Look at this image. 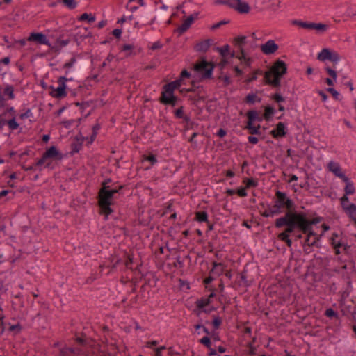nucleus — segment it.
Segmentation results:
<instances>
[{
	"label": "nucleus",
	"instance_id": "obj_38",
	"mask_svg": "<svg viewBox=\"0 0 356 356\" xmlns=\"http://www.w3.org/2000/svg\"><path fill=\"white\" fill-rule=\"evenodd\" d=\"M88 339L87 338L86 335L83 334L81 337H76L75 338L76 343L82 346L88 345Z\"/></svg>",
	"mask_w": 356,
	"mask_h": 356
},
{
	"label": "nucleus",
	"instance_id": "obj_34",
	"mask_svg": "<svg viewBox=\"0 0 356 356\" xmlns=\"http://www.w3.org/2000/svg\"><path fill=\"white\" fill-rule=\"evenodd\" d=\"M246 128L251 134H259L260 133V125H255L254 122H247Z\"/></svg>",
	"mask_w": 356,
	"mask_h": 356
},
{
	"label": "nucleus",
	"instance_id": "obj_7",
	"mask_svg": "<svg viewBox=\"0 0 356 356\" xmlns=\"http://www.w3.org/2000/svg\"><path fill=\"white\" fill-rule=\"evenodd\" d=\"M213 69L214 66L211 63L202 60L195 65L193 76L200 80L210 79L213 75Z\"/></svg>",
	"mask_w": 356,
	"mask_h": 356
},
{
	"label": "nucleus",
	"instance_id": "obj_13",
	"mask_svg": "<svg viewBox=\"0 0 356 356\" xmlns=\"http://www.w3.org/2000/svg\"><path fill=\"white\" fill-rule=\"evenodd\" d=\"M44 157L47 159H53L55 161H61L64 156L63 153L57 148L56 145H51L45 149L43 153Z\"/></svg>",
	"mask_w": 356,
	"mask_h": 356
},
{
	"label": "nucleus",
	"instance_id": "obj_37",
	"mask_svg": "<svg viewBox=\"0 0 356 356\" xmlns=\"http://www.w3.org/2000/svg\"><path fill=\"white\" fill-rule=\"evenodd\" d=\"M329 26L322 23H316L315 31L318 34H323L327 31Z\"/></svg>",
	"mask_w": 356,
	"mask_h": 356
},
{
	"label": "nucleus",
	"instance_id": "obj_16",
	"mask_svg": "<svg viewBox=\"0 0 356 356\" xmlns=\"http://www.w3.org/2000/svg\"><path fill=\"white\" fill-rule=\"evenodd\" d=\"M230 3V8L240 13H248L250 11V6L246 1L243 0H231Z\"/></svg>",
	"mask_w": 356,
	"mask_h": 356
},
{
	"label": "nucleus",
	"instance_id": "obj_24",
	"mask_svg": "<svg viewBox=\"0 0 356 356\" xmlns=\"http://www.w3.org/2000/svg\"><path fill=\"white\" fill-rule=\"evenodd\" d=\"M216 50L220 53V54L223 58H227L229 56V58H233L234 56V52L230 51V47L228 44L224 45L222 47H216Z\"/></svg>",
	"mask_w": 356,
	"mask_h": 356
},
{
	"label": "nucleus",
	"instance_id": "obj_23",
	"mask_svg": "<svg viewBox=\"0 0 356 356\" xmlns=\"http://www.w3.org/2000/svg\"><path fill=\"white\" fill-rule=\"evenodd\" d=\"M213 40L211 39H207L203 41L200 42L195 45V49L200 52H205L207 51L211 44H212Z\"/></svg>",
	"mask_w": 356,
	"mask_h": 356
},
{
	"label": "nucleus",
	"instance_id": "obj_60",
	"mask_svg": "<svg viewBox=\"0 0 356 356\" xmlns=\"http://www.w3.org/2000/svg\"><path fill=\"white\" fill-rule=\"evenodd\" d=\"M122 31L121 29H115L111 31V34L116 39H120L121 38Z\"/></svg>",
	"mask_w": 356,
	"mask_h": 356
},
{
	"label": "nucleus",
	"instance_id": "obj_51",
	"mask_svg": "<svg viewBox=\"0 0 356 356\" xmlns=\"http://www.w3.org/2000/svg\"><path fill=\"white\" fill-rule=\"evenodd\" d=\"M76 61V57H75V56H74L73 57H72L70 58V60L68 62L65 63L63 65L62 68L63 69H70L73 67V65H74Z\"/></svg>",
	"mask_w": 356,
	"mask_h": 356
},
{
	"label": "nucleus",
	"instance_id": "obj_31",
	"mask_svg": "<svg viewBox=\"0 0 356 356\" xmlns=\"http://www.w3.org/2000/svg\"><path fill=\"white\" fill-rule=\"evenodd\" d=\"M248 116V122H254L255 121L258 120L259 122L262 121V118H260L259 116L258 112L255 110H252L248 112L247 113Z\"/></svg>",
	"mask_w": 356,
	"mask_h": 356
},
{
	"label": "nucleus",
	"instance_id": "obj_27",
	"mask_svg": "<svg viewBox=\"0 0 356 356\" xmlns=\"http://www.w3.org/2000/svg\"><path fill=\"white\" fill-rule=\"evenodd\" d=\"M14 91L15 89L13 86L8 84L5 86L3 89V97L6 96L8 99H14L15 97Z\"/></svg>",
	"mask_w": 356,
	"mask_h": 356
},
{
	"label": "nucleus",
	"instance_id": "obj_40",
	"mask_svg": "<svg viewBox=\"0 0 356 356\" xmlns=\"http://www.w3.org/2000/svg\"><path fill=\"white\" fill-rule=\"evenodd\" d=\"M74 350L70 347H63L59 350L58 356H72V353Z\"/></svg>",
	"mask_w": 356,
	"mask_h": 356
},
{
	"label": "nucleus",
	"instance_id": "obj_47",
	"mask_svg": "<svg viewBox=\"0 0 356 356\" xmlns=\"http://www.w3.org/2000/svg\"><path fill=\"white\" fill-rule=\"evenodd\" d=\"M70 41L71 38L70 37L67 39H61L60 38H58L56 41V44H59L60 47H64L67 46Z\"/></svg>",
	"mask_w": 356,
	"mask_h": 356
},
{
	"label": "nucleus",
	"instance_id": "obj_6",
	"mask_svg": "<svg viewBox=\"0 0 356 356\" xmlns=\"http://www.w3.org/2000/svg\"><path fill=\"white\" fill-rule=\"evenodd\" d=\"M166 247L170 254L167 256L164 263V272L166 276L173 281L177 274L178 249L177 248L170 249L168 244Z\"/></svg>",
	"mask_w": 356,
	"mask_h": 356
},
{
	"label": "nucleus",
	"instance_id": "obj_5",
	"mask_svg": "<svg viewBox=\"0 0 356 356\" xmlns=\"http://www.w3.org/2000/svg\"><path fill=\"white\" fill-rule=\"evenodd\" d=\"M286 70L284 62L282 60L275 62L270 70L265 73L266 82L274 86H280L281 78L286 72Z\"/></svg>",
	"mask_w": 356,
	"mask_h": 356
},
{
	"label": "nucleus",
	"instance_id": "obj_59",
	"mask_svg": "<svg viewBox=\"0 0 356 356\" xmlns=\"http://www.w3.org/2000/svg\"><path fill=\"white\" fill-rule=\"evenodd\" d=\"M325 314L330 318L337 317V313L332 308L327 309Z\"/></svg>",
	"mask_w": 356,
	"mask_h": 356
},
{
	"label": "nucleus",
	"instance_id": "obj_9",
	"mask_svg": "<svg viewBox=\"0 0 356 356\" xmlns=\"http://www.w3.org/2000/svg\"><path fill=\"white\" fill-rule=\"evenodd\" d=\"M277 199L275 200L274 207L279 209L282 212V208L286 207L289 211H291L294 206L293 201L288 197L284 193L280 191L276 192Z\"/></svg>",
	"mask_w": 356,
	"mask_h": 356
},
{
	"label": "nucleus",
	"instance_id": "obj_48",
	"mask_svg": "<svg viewBox=\"0 0 356 356\" xmlns=\"http://www.w3.org/2000/svg\"><path fill=\"white\" fill-rule=\"evenodd\" d=\"M22 330V327L19 323H17L15 325H10L8 328L9 332H15L16 334L19 333Z\"/></svg>",
	"mask_w": 356,
	"mask_h": 356
},
{
	"label": "nucleus",
	"instance_id": "obj_35",
	"mask_svg": "<svg viewBox=\"0 0 356 356\" xmlns=\"http://www.w3.org/2000/svg\"><path fill=\"white\" fill-rule=\"evenodd\" d=\"M58 3H63L70 10H73L77 6V1L76 0H58Z\"/></svg>",
	"mask_w": 356,
	"mask_h": 356
},
{
	"label": "nucleus",
	"instance_id": "obj_63",
	"mask_svg": "<svg viewBox=\"0 0 356 356\" xmlns=\"http://www.w3.org/2000/svg\"><path fill=\"white\" fill-rule=\"evenodd\" d=\"M326 72L331 76L330 78H337V72L334 70L331 69L329 67H325Z\"/></svg>",
	"mask_w": 356,
	"mask_h": 356
},
{
	"label": "nucleus",
	"instance_id": "obj_21",
	"mask_svg": "<svg viewBox=\"0 0 356 356\" xmlns=\"http://www.w3.org/2000/svg\"><path fill=\"white\" fill-rule=\"evenodd\" d=\"M341 180L346 183V186L344 188L345 195L343 196L348 197V195H353L355 191L353 181H351L348 177Z\"/></svg>",
	"mask_w": 356,
	"mask_h": 356
},
{
	"label": "nucleus",
	"instance_id": "obj_17",
	"mask_svg": "<svg viewBox=\"0 0 356 356\" xmlns=\"http://www.w3.org/2000/svg\"><path fill=\"white\" fill-rule=\"evenodd\" d=\"M278 49V45L273 40H269L261 45V50L264 54H274Z\"/></svg>",
	"mask_w": 356,
	"mask_h": 356
},
{
	"label": "nucleus",
	"instance_id": "obj_61",
	"mask_svg": "<svg viewBox=\"0 0 356 356\" xmlns=\"http://www.w3.org/2000/svg\"><path fill=\"white\" fill-rule=\"evenodd\" d=\"M327 90L332 95L334 99H338L339 98V93L333 87H329Z\"/></svg>",
	"mask_w": 356,
	"mask_h": 356
},
{
	"label": "nucleus",
	"instance_id": "obj_26",
	"mask_svg": "<svg viewBox=\"0 0 356 356\" xmlns=\"http://www.w3.org/2000/svg\"><path fill=\"white\" fill-rule=\"evenodd\" d=\"M134 49V44H123L120 47V51L126 52L125 56L126 57H129V56H131L132 55L135 56V55L137 54V53L136 51H133Z\"/></svg>",
	"mask_w": 356,
	"mask_h": 356
},
{
	"label": "nucleus",
	"instance_id": "obj_53",
	"mask_svg": "<svg viewBox=\"0 0 356 356\" xmlns=\"http://www.w3.org/2000/svg\"><path fill=\"white\" fill-rule=\"evenodd\" d=\"M71 348L74 350L72 353V356H88V355L85 354L83 350L81 349L80 348Z\"/></svg>",
	"mask_w": 356,
	"mask_h": 356
},
{
	"label": "nucleus",
	"instance_id": "obj_19",
	"mask_svg": "<svg viewBox=\"0 0 356 356\" xmlns=\"http://www.w3.org/2000/svg\"><path fill=\"white\" fill-rule=\"evenodd\" d=\"M286 133L287 127L283 122H279L276 128L270 131V134L276 138L284 136Z\"/></svg>",
	"mask_w": 356,
	"mask_h": 356
},
{
	"label": "nucleus",
	"instance_id": "obj_58",
	"mask_svg": "<svg viewBox=\"0 0 356 356\" xmlns=\"http://www.w3.org/2000/svg\"><path fill=\"white\" fill-rule=\"evenodd\" d=\"M246 188L245 187H239L236 191V193L240 197H246L248 195V193L246 192Z\"/></svg>",
	"mask_w": 356,
	"mask_h": 356
},
{
	"label": "nucleus",
	"instance_id": "obj_39",
	"mask_svg": "<svg viewBox=\"0 0 356 356\" xmlns=\"http://www.w3.org/2000/svg\"><path fill=\"white\" fill-rule=\"evenodd\" d=\"M337 234H334L332 237L331 238V243L334 247L335 252L337 254L339 253V248L342 245V244L337 241L334 237H337Z\"/></svg>",
	"mask_w": 356,
	"mask_h": 356
},
{
	"label": "nucleus",
	"instance_id": "obj_49",
	"mask_svg": "<svg viewBox=\"0 0 356 356\" xmlns=\"http://www.w3.org/2000/svg\"><path fill=\"white\" fill-rule=\"evenodd\" d=\"M90 80H94V81H95L97 83V82H99V79H98V74H94V75H92V76H88V77L85 79V81H84V82H83V86H82V85H80V86L78 87V88H79V89H81V88H83L84 86H86V84H87V83H88Z\"/></svg>",
	"mask_w": 356,
	"mask_h": 356
},
{
	"label": "nucleus",
	"instance_id": "obj_54",
	"mask_svg": "<svg viewBox=\"0 0 356 356\" xmlns=\"http://www.w3.org/2000/svg\"><path fill=\"white\" fill-rule=\"evenodd\" d=\"M14 298H15V299H17V300H19V301H18V302H17V304L19 305V307H23L24 306V300H23V298H22V294H21L20 293H17V294L15 295V296H14ZM15 305H17V303H16V302H13H13H12V305H15Z\"/></svg>",
	"mask_w": 356,
	"mask_h": 356
},
{
	"label": "nucleus",
	"instance_id": "obj_57",
	"mask_svg": "<svg viewBox=\"0 0 356 356\" xmlns=\"http://www.w3.org/2000/svg\"><path fill=\"white\" fill-rule=\"evenodd\" d=\"M126 255L127 256V259L126 260L124 264L127 268L131 269V265L134 262V255L133 254H126Z\"/></svg>",
	"mask_w": 356,
	"mask_h": 356
},
{
	"label": "nucleus",
	"instance_id": "obj_10",
	"mask_svg": "<svg viewBox=\"0 0 356 356\" xmlns=\"http://www.w3.org/2000/svg\"><path fill=\"white\" fill-rule=\"evenodd\" d=\"M340 202L343 211L356 223V204L350 202L346 196L341 197Z\"/></svg>",
	"mask_w": 356,
	"mask_h": 356
},
{
	"label": "nucleus",
	"instance_id": "obj_50",
	"mask_svg": "<svg viewBox=\"0 0 356 356\" xmlns=\"http://www.w3.org/2000/svg\"><path fill=\"white\" fill-rule=\"evenodd\" d=\"M6 254V252H4V254ZM0 259H1V262L8 261L11 263H14L17 260V257H14L10 255H9L8 257H6V255H3V254H0Z\"/></svg>",
	"mask_w": 356,
	"mask_h": 356
},
{
	"label": "nucleus",
	"instance_id": "obj_33",
	"mask_svg": "<svg viewBox=\"0 0 356 356\" xmlns=\"http://www.w3.org/2000/svg\"><path fill=\"white\" fill-rule=\"evenodd\" d=\"M275 113V109L272 106H268L265 108L264 118L267 121L270 120Z\"/></svg>",
	"mask_w": 356,
	"mask_h": 356
},
{
	"label": "nucleus",
	"instance_id": "obj_12",
	"mask_svg": "<svg viewBox=\"0 0 356 356\" xmlns=\"http://www.w3.org/2000/svg\"><path fill=\"white\" fill-rule=\"evenodd\" d=\"M246 39L245 36H239L235 39V42L241 49V54L238 56L241 63L246 66H250L252 58L246 54L242 47L245 43Z\"/></svg>",
	"mask_w": 356,
	"mask_h": 356
},
{
	"label": "nucleus",
	"instance_id": "obj_4",
	"mask_svg": "<svg viewBox=\"0 0 356 356\" xmlns=\"http://www.w3.org/2000/svg\"><path fill=\"white\" fill-rule=\"evenodd\" d=\"M178 90V79L165 84L162 87L159 102L165 106L175 107L178 103V97L175 95V91Z\"/></svg>",
	"mask_w": 356,
	"mask_h": 356
},
{
	"label": "nucleus",
	"instance_id": "obj_55",
	"mask_svg": "<svg viewBox=\"0 0 356 356\" xmlns=\"http://www.w3.org/2000/svg\"><path fill=\"white\" fill-rule=\"evenodd\" d=\"M19 117L21 120L32 118L33 113L30 108H28L24 113H21Z\"/></svg>",
	"mask_w": 356,
	"mask_h": 356
},
{
	"label": "nucleus",
	"instance_id": "obj_45",
	"mask_svg": "<svg viewBox=\"0 0 356 356\" xmlns=\"http://www.w3.org/2000/svg\"><path fill=\"white\" fill-rule=\"evenodd\" d=\"M7 113H9L12 116L11 118H14L15 120H16V111L14 107H8L2 114H0V118H1L2 116H5Z\"/></svg>",
	"mask_w": 356,
	"mask_h": 356
},
{
	"label": "nucleus",
	"instance_id": "obj_1",
	"mask_svg": "<svg viewBox=\"0 0 356 356\" xmlns=\"http://www.w3.org/2000/svg\"><path fill=\"white\" fill-rule=\"evenodd\" d=\"M305 213L288 211L286 214L277 218L275 221V226L277 227H282L286 226L285 232L289 235L292 233L296 228H298L300 231L302 229V220H304Z\"/></svg>",
	"mask_w": 356,
	"mask_h": 356
},
{
	"label": "nucleus",
	"instance_id": "obj_36",
	"mask_svg": "<svg viewBox=\"0 0 356 356\" xmlns=\"http://www.w3.org/2000/svg\"><path fill=\"white\" fill-rule=\"evenodd\" d=\"M67 95V92H63V90L58 86L57 88H55L54 94H51V97L58 99H61L65 97Z\"/></svg>",
	"mask_w": 356,
	"mask_h": 356
},
{
	"label": "nucleus",
	"instance_id": "obj_30",
	"mask_svg": "<svg viewBox=\"0 0 356 356\" xmlns=\"http://www.w3.org/2000/svg\"><path fill=\"white\" fill-rule=\"evenodd\" d=\"M78 20L92 24L95 21V16L92 13H83L78 17Z\"/></svg>",
	"mask_w": 356,
	"mask_h": 356
},
{
	"label": "nucleus",
	"instance_id": "obj_8",
	"mask_svg": "<svg viewBox=\"0 0 356 356\" xmlns=\"http://www.w3.org/2000/svg\"><path fill=\"white\" fill-rule=\"evenodd\" d=\"M109 184H113L112 179L110 177L105 178L100 184V188L97 195V206L100 209L104 201L106 200L107 195H111L112 191L111 188L113 186H110Z\"/></svg>",
	"mask_w": 356,
	"mask_h": 356
},
{
	"label": "nucleus",
	"instance_id": "obj_11",
	"mask_svg": "<svg viewBox=\"0 0 356 356\" xmlns=\"http://www.w3.org/2000/svg\"><path fill=\"white\" fill-rule=\"evenodd\" d=\"M318 59L321 61L330 60L338 63L340 60V56L336 51L325 48L318 54Z\"/></svg>",
	"mask_w": 356,
	"mask_h": 356
},
{
	"label": "nucleus",
	"instance_id": "obj_41",
	"mask_svg": "<svg viewBox=\"0 0 356 356\" xmlns=\"http://www.w3.org/2000/svg\"><path fill=\"white\" fill-rule=\"evenodd\" d=\"M243 182L245 184V187L246 188L256 187L258 185V182L253 179L245 178L243 180Z\"/></svg>",
	"mask_w": 356,
	"mask_h": 356
},
{
	"label": "nucleus",
	"instance_id": "obj_14",
	"mask_svg": "<svg viewBox=\"0 0 356 356\" xmlns=\"http://www.w3.org/2000/svg\"><path fill=\"white\" fill-rule=\"evenodd\" d=\"M29 42H33L37 44H45L50 46V42L47 35L42 32H32L27 38Z\"/></svg>",
	"mask_w": 356,
	"mask_h": 356
},
{
	"label": "nucleus",
	"instance_id": "obj_29",
	"mask_svg": "<svg viewBox=\"0 0 356 356\" xmlns=\"http://www.w3.org/2000/svg\"><path fill=\"white\" fill-rule=\"evenodd\" d=\"M225 266L222 263H213V268L211 269V273L219 276L222 275L225 270Z\"/></svg>",
	"mask_w": 356,
	"mask_h": 356
},
{
	"label": "nucleus",
	"instance_id": "obj_43",
	"mask_svg": "<svg viewBox=\"0 0 356 356\" xmlns=\"http://www.w3.org/2000/svg\"><path fill=\"white\" fill-rule=\"evenodd\" d=\"M92 103V101H87V102H76L74 104L75 106H79L80 108L81 112L83 113L84 109L86 107L90 106Z\"/></svg>",
	"mask_w": 356,
	"mask_h": 356
},
{
	"label": "nucleus",
	"instance_id": "obj_22",
	"mask_svg": "<svg viewBox=\"0 0 356 356\" xmlns=\"http://www.w3.org/2000/svg\"><path fill=\"white\" fill-rule=\"evenodd\" d=\"M207 288H208V289L211 291V293L209 294V296L207 298H204L198 301V306L200 307H204L209 305L211 301V298H213L216 296L214 288H213V287L209 288L208 286H207Z\"/></svg>",
	"mask_w": 356,
	"mask_h": 356
},
{
	"label": "nucleus",
	"instance_id": "obj_62",
	"mask_svg": "<svg viewBox=\"0 0 356 356\" xmlns=\"http://www.w3.org/2000/svg\"><path fill=\"white\" fill-rule=\"evenodd\" d=\"M74 120H63L60 124L66 129L70 128L72 124L74 122Z\"/></svg>",
	"mask_w": 356,
	"mask_h": 356
},
{
	"label": "nucleus",
	"instance_id": "obj_56",
	"mask_svg": "<svg viewBox=\"0 0 356 356\" xmlns=\"http://www.w3.org/2000/svg\"><path fill=\"white\" fill-rule=\"evenodd\" d=\"M190 289L188 282H184L179 279V290L186 291Z\"/></svg>",
	"mask_w": 356,
	"mask_h": 356
},
{
	"label": "nucleus",
	"instance_id": "obj_32",
	"mask_svg": "<svg viewBox=\"0 0 356 356\" xmlns=\"http://www.w3.org/2000/svg\"><path fill=\"white\" fill-rule=\"evenodd\" d=\"M72 78H67L65 76H61L58 79V87L63 90V92H67V86L66 84L67 81H72Z\"/></svg>",
	"mask_w": 356,
	"mask_h": 356
},
{
	"label": "nucleus",
	"instance_id": "obj_20",
	"mask_svg": "<svg viewBox=\"0 0 356 356\" xmlns=\"http://www.w3.org/2000/svg\"><path fill=\"white\" fill-rule=\"evenodd\" d=\"M4 125H8L9 129L11 131L16 130L19 127V124L17 122V120H15L14 118L6 120L1 117L0 118V130L3 129Z\"/></svg>",
	"mask_w": 356,
	"mask_h": 356
},
{
	"label": "nucleus",
	"instance_id": "obj_64",
	"mask_svg": "<svg viewBox=\"0 0 356 356\" xmlns=\"http://www.w3.org/2000/svg\"><path fill=\"white\" fill-rule=\"evenodd\" d=\"M257 95L254 93L248 94L246 97V100L248 103L253 104L255 102Z\"/></svg>",
	"mask_w": 356,
	"mask_h": 356
},
{
	"label": "nucleus",
	"instance_id": "obj_15",
	"mask_svg": "<svg viewBox=\"0 0 356 356\" xmlns=\"http://www.w3.org/2000/svg\"><path fill=\"white\" fill-rule=\"evenodd\" d=\"M327 169L334 176L343 179L347 176L343 172L340 164L334 161H330L327 165Z\"/></svg>",
	"mask_w": 356,
	"mask_h": 356
},
{
	"label": "nucleus",
	"instance_id": "obj_18",
	"mask_svg": "<svg viewBox=\"0 0 356 356\" xmlns=\"http://www.w3.org/2000/svg\"><path fill=\"white\" fill-rule=\"evenodd\" d=\"M197 15H190L184 18L181 24H179V34L186 32L194 22Z\"/></svg>",
	"mask_w": 356,
	"mask_h": 356
},
{
	"label": "nucleus",
	"instance_id": "obj_42",
	"mask_svg": "<svg viewBox=\"0 0 356 356\" xmlns=\"http://www.w3.org/2000/svg\"><path fill=\"white\" fill-rule=\"evenodd\" d=\"M281 212L280 211L279 209L275 208L274 207L272 208V209H270L268 211H266L264 213V216L265 217H273L274 216L277 215V214H279Z\"/></svg>",
	"mask_w": 356,
	"mask_h": 356
},
{
	"label": "nucleus",
	"instance_id": "obj_25",
	"mask_svg": "<svg viewBox=\"0 0 356 356\" xmlns=\"http://www.w3.org/2000/svg\"><path fill=\"white\" fill-rule=\"evenodd\" d=\"M71 151L69 152L70 156H73L74 154L79 152L83 147V139L78 140V142H72L70 144Z\"/></svg>",
	"mask_w": 356,
	"mask_h": 356
},
{
	"label": "nucleus",
	"instance_id": "obj_28",
	"mask_svg": "<svg viewBox=\"0 0 356 356\" xmlns=\"http://www.w3.org/2000/svg\"><path fill=\"white\" fill-rule=\"evenodd\" d=\"M143 161H147L149 163V166L146 168L148 169L151 166L154 165L156 163H157L156 156L153 153H148L147 154L143 155Z\"/></svg>",
	"mask_w": 356,
	"mask_h": 356
},
{
	"label": "nucleus",
	"instance_id": "obj_52",
	"mask_svg": "<svg viewBox=\"0 0 356 356\" xmlns=\"http://www.w3.org/2000/svg\"><path fill=\"white\" fill-rule=\"evenodd\" d=\"M191 76H193V81L195 79V76H193V75H191L190 72H188L186 70H182L180 76H179V82L181 81V79H184L186 78H190ZM181 85L179 84V87Z\"/></svg>",
	"mask_w": 356,
	"mask_h": 356
},
{
	"label": "nucleus",
	"instance_id": "obj_2",
	"mask_svg": "<svg viewBox=\"0 0 356 356\" xmlns=\"http://www.w3.org/2000/svg\"><path fill=\"white\" fill-rule=\"evenodd\" d=\"M302 222V229L301 231L307 234L305 243L308 245H316L318 242L320 241L323 234H318L314 229L313 226L321 222L320 218H315L312 220H309L307 218L306 213H305L304 220Z\"/></svg>",
	"mask_w": 356,
	"mask_h": 356
},
{
	"label": "nucleus",
	"instance_id": "obj_44",
	"mask_svg": "<svg viewBox=\"0 0 356 356\" xmlns=\"http://www.w3.org/2000/svg\"><path fill=\"white\" fill-rule=\"evenodd\" d=\"M78 33L79 34V38L81 40H83L88 38L92 37V33L88 30V28H84L83 32L79 31Z\"/></svg>",
	"mask_w": 356,
	"mask_h": 356
},
{
	"label": "nucleus",
	"instance_id": "obj_3",
	"mask_svg": "<svg viewBox=\"0 0 356 356\" xmlns=\"http://www.w3.org/2000/svg\"><path fill=\"white\" fill-rule=\"evenodd\" d=\"M113 187L111 188L112 194L111 196L107 195L106 200L104 201L102 205L99 209V213L100 215L104 216V219L107 220L108 219V216L114 212L112 206H113L115 203V199L117 198L116 194L122 195L123 189L126 188V186L124 184H118V182H115L113 184Z\"/></svg>",
	"mask_w": 356,
	"mask_h": 356
},
{
	"label": "nucleus",
	"instance_id": "obj_46",
	"mask_svg": "<svg viewBox=\"0 0 356 356\" xmlns=\"http://www.w3.org/2000/svg\"><path fill=\"white\" fill-rule=\"evenodd\" d=\"M207 218H208L207 213L204 211L197 212L196 213V220L198 222H206L207 220Z\"/></svg>",
	"mask_w": 356,
	"mask_h": 356
}]
</instances>
